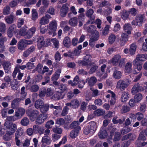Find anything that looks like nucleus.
I'll return each mask as SVG.
<instances>
[{
    "instance_id": "09e8293b",
    "label": "nucleus",
    "mask_w": 147,
    "mask_h": 147,
    "mask_svg": "<svg viewBox=\"0 0 147 147\" xmlns=\"http://www.w3.org/2000/svg\"><path fill=\"white\" fill-rule=\"evenodd\" d=\"M110 26L106 25L102 31V35L105 36L107 35L109 33Z\"/></svg>"
},
{
    "instance_id": "4c0bfd02",
    "label": "nucleus",
    "mask_w": 147,
    "mask_h": 147,
    "mask_svg": "<svg viewBox=\"0 0 147 147\" xmlns=\"http://www.w3.org/2000/svg\"><path fill=\"white\" fill-rule=\"evenodd\" d=\"M79 130L75 129L72 130L70 133L69 136L72 138H76L78 135Z\"/></svg>"
},
{
    "instance_id": "3c124183",
    "label": "nucleus",
    "mask_w": 147,
    "mask_h": 147,
    "mask_svg": "<svg viewBox=\"0 0 147 147\" xmlns=\"http://www.w3.org/2000/svg\"><path fill=\"white\" fill-rule=\"evenodd\" d=\"M23 133L24 131L23 129L21 127L19 128L15 133V136L16 137H19L23 134Z\"/></svg>"
},
{
    "instance_id": "aec40b11",
    "label": "nucleus",
    "mask_w": 147,
    "mask_h": 147,
    "mask_svg": "<svg viewBox=\"0 0 147 147\" xmlns=\"http://www.w3.org/2000/svg\"><path fill=\"white\" fill-rule=\"evenodd\" d=\"M107 133L104 127H102L98 134L100 138L103 139L105 138L107 136Z\"/></svg>"
},
{
    "instance_id": "1a4fd4ad",
    "label": "nucleus",
    "mask_w": 147,
    "mask_h": 147,
    "mask_svg": "<svg viewBox=\"0 0 147 147\" xmlns=\"http://www.w3.org/2000/svg\"><path fill=\"white\" fill-rule=\"evenodd\" d=\"M80 105L79 102L77 99H75L71 101L70 102L65 104L67 106H70L73 108H77Z\"/></svg>"
},
{
    "instance_id": "9b49d317",
    "label": "nucleus",
    "mask_w": 147,
    "mask_h": 147,
    "mask_svg": "<svg viewBox=\"0 0 147 147\" xmlns=\"http://www.w3.org/2000/svg\"><path fill=\"white\" fill-rule=\"evenodd\" d=\"M47 117L48 115L47 114H40L37 117L36 122L37 123H42L47 119Z\"/></svg>"
},
{
    "instance_id": "2f4dec72",
    "label": "nucleus",
    "mask_w": 147,
    "mask_h": 147,
    "mask_svg": "<svg viewBox=\"0 0 147 147\" xmlns=\"http://www.w3.org/2000/svg\"><path fill=\"white\" fill-rule=\"evenodd\" d=\"M129 94L127 92L125 91L122 92L121 97V100L122 102H126L129 98Z\"/></svg>"
},
{
    "instance_id": "774afa93",
    "label": "nucleus",
    "mask_w": 147,
    "mask_h": 147,
    "mask_svg": "<svg viewBox=\"0 0 147 147\" xmlns=\"http://www.w3.org/2000/svg\"><path fill=\"white\" fill-rule=\"evenodd\" d=\"M34 63L30 62H28L26 64V68L28 69H33L35 67Z\"/></svg>"
},
{
    "instance_id": "69168bd1",
    "label": "nucleus",
    "mask_w": 147,
    "mask_h": 147,
    "mask_svg": "<svg viewBox=\"0 0 147 147\" xmlns=\"http://www.w3.org/2000/svg\"><path fill=\"white\" fill-rule=\"evenodd\" d=\"M125 64V59L124 58H121L119 63L118 66L119 67H123Z\"/></svg>"
},
{
    "instance_id": "f3484780",
    "label": "nucleus",
    "mask_w": 147,
    "mask_h": 147,
    "mask_svg": "<svg viewBox=\"0 0 147 147\" xmlns=\"http://www.w3.org/2000/svg\"><path fill=\"white\" fill-rule=\"evenodd\" d=\"M16 26L15 24H13L10 26L8 31L7 35L9 37H11L13 36V33L15 32Z\"/></svg>"
},
{
    "instance_id": "ea45409f",
    "label": "nucleus",
    "mask_w": 147,
    "mask_h": 147,
    "mask_svg": "<svg viewBox=\"0 0 147 147\" xmlns=\"http://www.w3.org/2000/svg\"><path fill=\"white\" fill-rule=\"evenodd\" d=\"M136 48V45L135 43L131 44L130 49V53L131 55H133L135 53Z\"/></svg>"
},
{
    "instance_id": "393cba45",
    "label": "nucleus",
    "mask_w": 147,
    "mask_h": 147,
    "mask_svg": "<svg viewBox=\"0 0 147 147\" xmlns=\"http://www.w3.org/2000/svg\"><path fill=\"white\" fill-rule=\"evenodd\" d=\"M147 59V55L146 54H138L136 58L134 60H136L138 61H143Z\"/></svg>"
},
{
    "instance_id": "39448f33",
    "label": "nucleus",
    "mask_w": 147,
    "mask_h": 147,
    "mask_svg": "<svg viewBox=\"0 0 147 147\" xmlns=\"http://www.w3.org/2000/svg\"><path fill=\"white\" fill-rule=\"evenodd\" d=\"M57 28V24L56 22L53 20L51 22L49 25V29L50 31L49 32L50 34H53V36H54L56 35L55 31Z\"/></svg>"
},
{
    "instance_id": "f8f14e48",
    "label": "nucleus",
    "mask_w": 147,
    "mask_h": 147,
    "mask_svg": "<svg viewBox=\"0 0 147 147\" xmlns=\"http://www.w3.org/2000/svg\"><path fill=\"white\" fill-rule=\"evenodd\" d=\"M51 18L50 15L47 14L42 17L39 21V23L40 25H45L48 24L49 22V19Z\"/></svg>"
},
{
    "instance_id": "4be33fe9",
    "label": "nucleus",
    "mask_w": 147,
    "mask_h": 147,
    "mask_svg": "<svg viewBox=\"0 0 147 147\" xmlns=\"http://www.w3.org/2000/svg\"><path fill=\"white\" fill-rule=\"evenodd\" d=\"M45 45L44 38L43 36H39L38 38L37 45L39 49L44 47Z\"/></svg>"
},
{
    "instance_id": "473e14b6",
    "label": "nucleus",
    "mask_w": 147,
    "mask_h": 147,
    "mask_svg": "<svg viewBox=\"0 0 147 147\" xmlns=\"http://www.w3.org/2000/svg\"><path fill=\"white\" fill-rule=\"evenodd\" d=\"M124 30L125 32L128 34H131V31L132 30V28L131 24H126L123 26Z\"/></svg>"
},
{
    "instance_id": "6e6552de",
    "label": "nucleus",
    "mask_w": 147,
    "mask_h": 147,
    "mask_svg": "<svg viewBox=\"0 0 147 147\" xmlns=\"http://www.w3.org/2000/svg\"><path fill=\"white\" fill-rule=\"evenodd\" d=\"M12 64L9 61H4L2 65L5 73H8L11 71Z\"/></svg>"
},
{
    "instance_id": "4468645a",
    "label": "nucleus",
    "mask_w": 147,
    "mask_h": 147,
    "mask_svg": "<svg viewBox=\"0 0 147 147\" xmlns=\"http://www.w3.org/2000/svg\"><path fill=\"white\" fill-rule=\"evenodd\" d=\"M121 58V55L119 54H117L114 55L113 58L109 61V62L112 63L115 65H118L119 61Z\"/></svg>"
},
{
    "instance_id": "603ef678",
    "label": "nucleus",
    "mask_w": 147,
    "mask_h": 147,
    "mask_svg": "<svg viewBox=\"0 0 147 147\" xmlns=\"http://www.w3.org/2000/svg\"><path fill=\"white\" fill-rule=\"evenodd\" d=\"M91 56L90 55H87L85 56L84 58V62L85 63L84 65H88L89 64V62H90L91 60Z\"/></svg>"
},
{
    "instance_id": "6e6d98bb",
    "label": "nucleus",
    "mask_w": 147,
    "mask_h": 147,
    "mask_svg": "<svg viewBox=\"0 0 147 147\" xmlns=\"http://www.w3.org/2000/svg\"><path fill=\"white\" fill-rule=\"evenodd\" d=\"M121 137V136L119 132H116L113 139L114 142L119 141L120 140Z\"/></svg>"
},
{
    "instance_id": "dca6fc26",
    "label": "nucleus",
    "mask_w": 147,
    "mask_h": 147,
    "mask_svg": "<svg viewBox=\"0 0 147 147\" xmlns=\"http://www.w3.org/2000/svg\"><path fill=\"white\" fill-rule=\"evenodd\" d=\"M26 88L28 89H29L31 92H36L39 89V86L36 84H34L31 86V83H29L26 86Z\"/></svg>"
},
{
    "instance_id": "c85d7f7f",
    "label": "nucleus",
    "mask_w": 147,
    "mask_h": 147,
    "mask_svg": "<svg viewBox=\"0 0 147 147\" xmlns=\"http://www.w3.org/2000/svg\"><path fill=\"white\" fill-rule=\"evenodd\" d=\"M61 70L60 69H57L56 72L53 75L51 79L53 81H56L59 78Z\"/></svg>"
},
{
    "instance_id": "37998d69",
    "label": "nucleus",
    "mask_w": 147,
    "mask_h": 147,
    "mask_svg": "<svg viewBox=\"0 0 147 147\" xmlns=\"http://www.w3.org/2000/svg\"><path fill=\"white\" fill-rule=\"evenodd\" d=\"M63 43L65 47H69L70 44V40L69 38L68 37H65L64 39Z\"/></svg>"
},
{
    "instance_id": "58836bf2",
    "label": "nucleus",
    "mask_w": 147,
    "mask_h": 147,
    "mask_svg": "<svg viewBox=\"0 0 147 147\" xmlns=\"http://www.w3.org/2000/svg\"><path fill=\"white\" fill-rule=\"evenodd\" d=\"M43 104V102L41 100H36L35 102V107L37 109H40Z\"/></svg>"
},
{
    "instance_id": "c03bdc74",
    "label": "nucleus",
    "mask_w": 147,
    "mask_h": 147,
    "mask_svg": "<svg viewBox=\"0 0 147 147\" xmlns=\"http://www.w3.org/2000/svg\"><path fill=\"white\" fill-rule=\"evenodd\" d=\"M49 107V105L48 104H43L40 109V111L43 113H46L48 111Z\"/></svg>"
},
{
    "instance_id": "f257e3e1",
    "label": "nucleus",
    "mask_w": 147,
    "mask_h": 147,
    "mask_svg": "<svg viewBox=\"0 0 147 147\" xmlns=\"http://www.w3.org/2000/svg\"><path fill=\"white\" fill-rule=\"evenodd\" d=\"M17 129V126L16 124L6 121L3 126V129L6 131V133L3 136V139L6 141L10 140V136L13 134Z\"/></svg>"
},
{
    "instance_id": "6ab92c4d",
    "label": "nucleus",
    "mask_w": 147,
    "mask_h": 147,
    "mask_svg": "<svg viewBox=\"0 0 147 147\" xmlns=\"http://www.w3.org/2000/svg\"><path fill=\"white\" fill-rule=\"evenodd\" d=\"M114 70L113 74V77L115 79H119L121 78L122 76V73L120 71L116 69V67L113 68Z\"/></svg>"
},
{
    "instance_id": "e2e57ef3",
    "label": "nucleus",
    "mask_w": 147,
    "mask_h": 147,
    "mask_svg": "<svg viewBox=\"0 0 147 147\" xmlns=\"http://www.w3.org/2000/svg\"><path fill=\"white\" fill-rule=\"evenodd\" d=\"M24 19L23 18H19L18 20V28H20L24 24Z\"/></svg>"
},
{
    "instance_id": "0eeeda50",
    "label": "nucleus",
    "mask_w": 147,
    "mask_h": 147,
    "mask_svg": "<svg viewBox=\"0 0 147 147\" xmlns=\"http://www.w3.org/2000/svg\"><path fill=\"white\" fill-rule=\"evenodd\" d=\"M33 129L34 133L41 135L43 134L45 128L43 126L36 125L33 126Z\"/></svg>"
},
{
    "instance_id": "f03ea898",
    "label": "nucleus",
    "mask_w": 147,
    "mask_h": 147,
    "mask_svg": "<svg viewBox=\"0 0 147 147\" xmlns=\"http://www.w3.org/2000/svg\"><path fill=\"white\" fill-rule=\"evenodd\" d=\"M88 32L93 34L92 37L89 40V44L90 45H92L91 42L96 41L98 40L99 37V32L96 30V27L94 25H91L87 27L86 28Z\"/></svg>"
},
{
    "instance_id": "de8ad7c7",
    "label": "nucleus",
    "mask_w": 147,
    "mask_h": 147,
    "mask_svg": "<svg viewBox=\"0 0 147 147\" xmlns=\"http://www.w3.org/2000/svg\"><path fill=\"white\" fill-rule=\"evenodd\" d=\"M19 106V102L16 99H14L12 102L11 107L13 109L17 108Z\"/></svg>"
},
{
    "instance_id": "2eb2a0df",
    "label": "nucleus",
    "mask_w": 147,
    "mask_h": 147,
    "mask_svg": "<svg viewBox=\"0 0 147 147\" xmlns=\"http://www.w3.org/2000/svg\"><path fill=\"white\" fill-rule=\"evenodd\" d=\"M65 94L62 92L57 91L52 96V98L54 100H59L64 98Z\"/></svg>"
},
{
    "instance_id": "e433bc0d",
    "label": "nucleus",
    "mask_w": 147,
    "mask_h": 147,
    "mask_svg": "<svg viewBox=\"0 0 147 147\" xmlns=\"http://www.w3.org/2000/svg\"><path fill=\"white\" fill-rule=\"evenodd\" d=\"M116 38L115 35L113 34H109L108 38V40L109 44H112L115 41Z\"/></svg>"
},
{
    "instance_id": "5fc2aeb1",
    "label": "nucleus",
    "mask_w": 147,
    "mask_h": 147,
    "mask_svg": "<svg viewBox=\"0 0 147 147\" xmlns=\"http://www.w3.org/2000/svg\"><path fill=\"white\" fill-rule=\"evenodd\" d=\"M104 113L103 110L101 109L96 110L94 112V114L96 116H100L103 115Z\"/></svg>"
},
{
    "instance_id": "5701e85b",
    "label": "nucleus",
    "mask_w": 147,
    "mask_h": 147,
    "mask_svg": "<svg viewBox=\"0 0 147 147\" xmlns=\"http://www.w3.org/2000/svg\"><path fill=\"white\" fill-rule=\"evenodd\" d=\"M78 22V18L76 17H74L70 19L69 21V24L71 26L75 27L77 26Z\"/></svg>"
},
{
    "instance_id": "a878e982",
    "label": "nucleus",
    "mask_w": 147,
    "mask_h": 147,
    "mask_svg": "<svg viewBox=\"0 0 147 147\" xmlns=\"http://www.w3.org/2000/svg\"><path fill=\"white\" fill-rule=\"evenodd\" d=\"M121 18L124 20H127L129 17V13L127 10L124 9L120 13Z\"/></svg>"
},
{
    "instance_id": "864d4df0",
    "label": "nucleus",
    "mask_w": 147,
    "mask_h": 147,
    "mask_svg": "<svg viewBox=\"0 0 147 147\" xmlns=\"http://www.w3.org/2000/svg\"><path fill=\"white\" fill-rule=\"evenodd\" d=\"M42 66L40 63H39L37 65L36 67L33 70L37 71L38 73L40 74H42L43 70L42 69Z\"/></svg>"
},
{
    "instance_id": "bb28decb",
    "label": "nucleus",
    "mask_w": 147,
    "mask_h": 147,
    "mask_svg": "<svg viewBox=\"0 0 147 147\" xmlns=\"http://www.w3.org/2000/svg\"><path fill=\"white\" fill-rule=\"evenodd\" d=\"M88 82L89 86H93L97 82L96 78L94 76H92L90 78H88L86 80V82Z\"/></svg>"
},
{
    "instance_id": "bf43d9fd",
    "label": "nucleus",
    "mask_w": 147,
    "mask_h": 147,
    "mask_svg": "<svg viewBox=\"0 0 147 147\" xmlns=\"http://www.w3.org/2000/svg\"><path fill=\"white\" fill-rule=\"evenodd\" d=\"M54 123V122L52 120H50L46 123L45 125V127L47 128H51V125Z\"/></svg>"
},
{
    "instance_id": "a18cd8bd",
    "label": "nucleus",
    "mask_w": 147,
    "mask_h": 147,
    "mask_svg": "<svg viewBox=\"0 0 147 147\" xmlns=\"http://www.w3.org/2000/svg\"><path fill=\"white\" fill-rule=\"evenodd\" d=\"M79 123L78 121H75L73 122L70 125V127L72 128H77L79 130H80L81 128L79 126Z\"/></svg>"
},
{
    "instance_id": "0e129e2a",
    "label": "nucleus",
    "mask_w": 147,
    "mask_h": 147,
    "mask_svg": "<svg viewBox=\"0 0 147 147\" xmlns=\"http://www.w3.org/2000/svg\"><path fill=\"white\" fill-rule=\"evenodd\" d=\"M136 21L137 23H140V25L141 24V23L142 22L143 20V17L142 15H140L137 16L136 18Z\"/></svg>"
},
{
    "instance_id": "c756f323",
    "label": "nucleus",
    "mask_w": 147,
    "mask_h": 147,
    "mask_svg": "<svg viewBox=\"0 0 147 147\" xmlns=\"http://www.w3.org/2000/svg\"><path fill=\"white\" fill-rule=\"evenodd\" d=\"M133 64L135 69H137L138 71H139L141 70L142 68V65L138 61L136 60H134L133 61Z\"/></svg>"
},
{
    "instance_id": "a19ab883",
    "label": "nucleus",
    "mask_w": 147,
    "mask_h": 147,
    "mask_svg": "<svg viewBox=\"0 0 147 147\" xmlns=\"http://www.w3.org/2000/svg\"><path fill=\"white\" fill-rule=\"evenodd\" d=\"M32 19L33 20H36L38 18V14L36 9H32Z\"/></svg>"
},
{
    "instance_id": "49530a36",
    "label": "nucleus",
    "mask_w": 147,
    "mask_h": 147,
    "mask_svg": "<svg viewBox=\"0 0 147 147\" xmlns=\"http://www.w3.org/2000/svg\"><path fill=\"white\" fill-rule=\"evenodd\" d=\"M132 130L131 128L129 127H125L121 131V134L124 135L130 131Z\"/></svg>"
},
{
    "instance_id": "423d86ee",
    "label": "nucleus",
    "mask_w": 147,
    "mask_h": 147,
    "mask_svg": "<svg viewBox=\"0 0 147 147\" xmlns=\"http://www.w3.org/2000/svg\"><path fill=\"white\" fill-rule=\"evenodd\" d=\"M94 13L93 10L91 9H90L86 12V16L90 18L89 20L87 22L86 25L88 24H92L94 23V20L95 19V16L93 14Z\"/></svg>"
},
{
    "instance_id": "9d476101",
    "label": "nucleus",
    "mask_w": 147,
    "mask_h": 147,
    "mask_svg": "<svg viewBox=\"0 0 147 147\" xmlns=\"http://www.w3.org/2000/svg\"><path fill=\"white\" fill-rule=\"evenodd\" d=\"M36 30V29L35 27H32L28 30L25 34V38H31L35 33Z\"/></svg>"
},
{
    "instance_id": "13d9d810",
    "label": "nucleus",
    "mask_w": 147,
    "mask_h": 147,
    "mask_svg": "<svg viewBox=\"0 0 147 147\" xmlns=\"http://www.w3.org/2000/svg\"><path fill=\"white\" fill-rule=\"evenodd\" d=\"M69 108L67 106L65 107L63 109V111L61 113V115L62 116H65L68 113Z\"/></svg>"
},
{
    "instance_id": "4d7b16f0",
    "label": "nucleus",
    "mask_w": 147,
    "mask_h": 147,
    "mask_svg": "<svg viewBox=\"0 0 147 147\" xmlns=\"http://www.w3.org/2000/svg\"><path fill=\"white\" fill-rule=\"evenodd\" d=\"M73 83L72 85V86H76L78 84L79 82H80L79 81V77L76 76L74 78L73 80Z\"/></svg>"
},
{
    "instance_id": "cd10ccee",
    "label": "nucleus",
    "mask_w": 147,
    "mask_h": 147,
    "mask_svg": "<svg viewBox=\"0 0 147 147\" xmlns=\"http://www.w3.org/2000/svg\"><path fill=\"white\" fill-rule=\"evenodd\" d=\"M88 126L91 130V132L93 134L96 130V123L94 121L90 122Z\"/></svg>"
},
{
    "instance_id": "680f3d73",
    "label": "nucleus",
    "mask_w": 147,
    "mask_h": 147,
    "mask_svg": "<svg viewBox=\"0 0 147 147\" xmlns=\"http://www.w3.org/2000/svg\"><path fill=\"white\" fill-rule=\"evenodd\" d=\"M144 133L143 132V130L141 132L140 134L139 135V137L138 138V140H140V141H143L145 140H146V137L144 135Z\"/></svg>"
},
{
    "instance_id": "7ed1b4c3",
    "label": "nucleus",
    "mask_w": 147,
    "mask_h": 147,
    "mask_svg": "<svg viewBox=\"0 0 147 147\" xmlns=\"http://www.w3.org/2000/svg\"><path fill=\"white\" fill-rule=\"evenodd\" d=\"M131 81L128 80H120L117 82L116 88L121 90H124L130 84Z\"/></svg>"
},
{
    "instance_id": "338daca9",
    "label": "nucleus",
    "mask_w": 147,
    "mask_h": 147,
    "mask_svg": "<svg viewBox=\"0 0 147 147\" xmlns=\"http://www.w3.org/2000/svg\"><path fill=\"white\" fill-rule=\"evenodd\" d=\"M6 30V26L5 24L0 22V32L4 33Z\"/></svg>"
},
{
    "instance_id": "20e7f679",
    "label": "nucleus",
    "mask_w": 147,
    "mask_h": 147,
    "mask_svg": "<svg viewBox=\"0 0 147 147\" xmlns=\"http://www.w3.org/2000/svg\"><path fill=\"white\" fill-rule=\"evenodd\" d=\"M26 113L30 119L33 121L38 116L39 112L37 110H32L30 109H29L26 111Z\"/></svg>"
},
{
    "instance_id": "72a5a7b5",
    "label": "nucleus",
    "mask_w": 147,
    "mask_h": 147,
    "mask_svg": "<svg viewBox=\"0 0 147 147\" xmlns=\"http://www.w3.org/2000/svg\"><path fill=\"white\" fill-rule=\"evenodd\" d=\"M125 118L123 117L122 119H119L117 116L115 117L113 119L112 121L114 124L119 123L121 124L123 123L125 121Z\"/></svg>"
},
{
    "instance_id": "412c9836",
    "label": "nucleus",
    "mask_w": 147,
    "mask_h": 147,
    "mask_svg": "<svg viewBox=\"0 0 147 147\" xmlns=\"http://www.w3.org/2000/svg\"><path fill=\"white\" fill-rule=\"evenodd\" d=\"M128 39V35L124 33H122L121 35L120 42V45L122 46H123L126 43Z\"/></svg>"
},
{
    "instance_id": "79ce46f5",
    "label": "nucleus",
    "mask_w": 147,
    "mask_h": 147,
    "mask_svg": "<svg viewBox=\"0 0 147 147\" xmlns=\"http://www.w3.org/2000/svg\"><path fill=\"white\" fill-rule=\"evenodd\" d=\"M143 98L142 94L141 93H138L136 94L134 96V99L135 101L137 102H138L141 101Z\"/></svg>"
},
{
    "instance_id": "c9c22d12",
    "label": "nucleus",
    "mask_w": 147,
    "mask_h": 147,
    "mask_svg": "<svg viewBox=\"0 0 147 147\" xmlns=\"http://www.w3.org/2000/svg\"><path fill=\"white\" fill-rule=\"evenodd\" d=\"M29 122L28 118L26 117H24L20 121V124L22 126H26L29 125Z\"/></svg>"
},
{
    "instance_id": "8fccbe9b",
    "label": "nucleus",
    "mask_w": 147,
    "mask_h": 147,
    "mask_svg": "<svg viewBox=\"0 0 147 147\" xmlns=\"http://www.w3.org/2000/svg\"><path fill=\"white\" fill-rule=\"evenodd\" d=\"M139 83H137L135 84L133 87L131 92L133 94H134L136 93L139 92L138 90Z\"/></svg>"
},
{
    "instance_id": "b1692460",
    "label": "nucleus",
    "mask_w": 147,
    "mask_h": 147,
    "mask_svg": "<svg viewBox=\"0 0 147 147\" xmlns=\"http://www.w3.org/2000/svg\"><path fill=\"white\" fill-rule=\"evenodd\" d=\"M26 43L24 40H21L18 42V49L21 51L24 50L27 47Z\"/></svg>"
},
{
    "instance_id": "a211bd4d",
    "label": "nucleus",
    "mask_w": 147,
    "mask_h": 147,
    "mask_svg": "<svg viewBox=\"0 0 147 147\" xmlns=\"http://www.w3.org/2000/svg\"><path fill=\"white\" fill-rule=\"evenodd\" d=\"M51 140L50 138L46 136H44L42 137L41 140L42 144L41 146L42 147H45L46 145L50 144L51 142Z\"/></svg>"
},
{
    "instance_id": "ddd939ff",
    "label": "nucleus",
    "mask_w": 147,
    "mask_h": 147,
    "mask_svg": "<svg viewBox=\"0 0 147 147\" xmlns=\"http://www.w3.org/2000/svg\"><path fill=\"white\" fill-rule=\"evenodd\" d=\"M69 5L66 3L63 5L60 10V16L62 17H64L67 13L69 10Z\"/></svg>"
},
{
    "instance_id": "f704fd0d",
    "label": "nucleus",
    "mask_w": 147,
    "mask_h": 147,
    "mask_svg": "<svg viewBox=\"0 0 147 147\" xmlns=\"http://www.w3.org/2000/svg\"><path fill=\"white\" fill-rule=\"evenodd\" d=\"M132 64L131 62H128L126 64L125 71L126 73H129L132 71Z\"/></svg>"
},
{
    "instance_id": "7c9ffc66",
    "label": "nucleus",
    "mask_w": 147,
    "mask_h": 147,
    "mask_svg": "<svg viewBox=\"0 0 147 147\" xmlns=\"http://www.w3.org/2000/svg\"><path fill=\"white\" fill-rule=\"evenodd\" d=\"M14 17V16L11 14L9 16L5 17L4 19L5 22L7 23L11 24L13 22Z\"/></svg>"
},
{
    "instance_id": "052dcab7",
    "label": "nucleus",
    "mask_w": 147,
    "mask_h": 147,
    "mask_svg": "<svg viewBox=\"0 0 147 147\" xmlns=\"http://www.w3.org/2000/svg\"><path fill=\"white\" fill-rule=\"evenodd\" d=\"M39 29L40 32L42 34H43L47 32V28L46 26H42V25H40L38 28Z\"/></svg>"
}]
</instances>
